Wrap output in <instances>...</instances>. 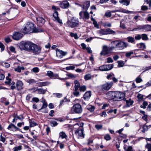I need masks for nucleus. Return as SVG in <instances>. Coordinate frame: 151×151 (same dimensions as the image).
<instances>
[{
    "mask_svg": "<svg viewBox=\"0 0 151 151\" xmlns=\"http://www.w3.org/2000/svg\"><path fill=\"white\" fill-rule=\"evenodd\" d=\"M34 44L29 41L22 42L19 45V48L21 50L31 51Z\"/></svg>",
    "mask_w": 151,
    "mask_h": 151,
    "instance_id": "f257e3e1",
    "label": "nucleus"
},
{
    "mask_svg": "<svg viewBox=\"0 0 151 151\" xmlns=\"http://www.w3.org/2000/svg\"><path fill=\"white\" fill-rule=\"evenodd\" d=\"M113 43L119 50L124 49L129 46L127 42L121 40H116L113 41Z\"/></svg>",
    "mask_w": 151,
    "mask_h": 151,
    "instance_id": "f03ea898",
    "label": "nucleus"
},
{
    "mask_svg": "<svg viewBox=\"0 0 151 151\" xmlns=\"http://www.w3.org/2000/svg\"><path fill=\"white\" fill-rule=\"evenodd\" d=\"M83 125V123H78L75 124L74 126L75 127H77V126L79 127V128L75 132L76 134L79 137H82L83 138L84 134L83 129L82 127Z\"/></svg>",
    "mask_w": 151,
    "mask_h": 151,
    "instance_id": "7ed1b4c3",
    "label": "nucleus"
},
{
    "mask_svg": "<svg viewBox=\"0 0 151 151\" xmlns=\"http://www.w3.org/2000/svg\"><path fill=\"white\" fill-rule=\"evenodd\" d=\"M79 22L78 18L73 17L70 20H68L67 22L68 26L71 28H74L78 27Z\"/></svg>",
    "mask_w": 151,
    "mask_h": 151,
    "instance_id": "20e7f679",
    "label": "nucleus"
},
{
    "mask_svg": "<svg viewBox=\"0 0 151 151\" xmlns=\"http://www.w3.org/2000/svg\"><path fill=\"white\" fill-rule=\"evenodd\" d=\"M34 28L33 24L31 23H28L22 29V32L25 34L28 32H32L33 28Z\"/></svg>",
    "mask_w": 151,
    "mask_h": 151,
    "instance_id": "39448f33",
    "label": "nucleus"
},
{
    "mask_svg": "<svg viewBox=\"0 0 151 151\" xmlns=\"http://www.w3.org/2000/svg\"><path fill=\"white\" fill-rule=\"evenodd\" d=\"M71 110L75 113L78 114L81 113L83 111L81 105L79 104H76L74 105Z\"/></svg>",
    "mask_w": 151,
    "mask_h": 151,
    "instance_id": "423d86ee",
    "label": "nucleus"
},
{
    "mask_svg": "<svg viewBox=\"0 0 151 151\" xmlns=\"http://www.w3.org/2000/svg\"><path fill=\"white\" fill-rule=\"evenodd\" d=\"M125 94L119 91H115L114 100L120 101L123 100L125 98Z\"/></svg>",
    "mask_w": 151,
    "mask_h": 151,
    "instance_id": "0eeeda50",
    "label": "nucleus"
},
{
    "mask_svg": "<svg viewBox=\"0 0 151 151\" xmlns=\"http://www.w3.org/2000/svg\"><path fill=\"white\" fill-rule=\"evenodd\" d=\"M80 16V19H83L87 20L89 18V14L87 11H81L79 13Z\"/></svg>",
    "mask_w": 151,
    "mask_h": 151,
    "instance_id": "6e6552de",
    "label": "nucleus"
},
{
    "mask_svg": "<svg viewBox=\"0 0 151 151\" xmlns=\"http://www.w3.org/2000/svg\"><path fill=\"white\" fill-rule=\"evenodd\" d=\"M113 64L105 65L99 67L100 70L102 71H106L111 69L113 67Z\"/></svg>",
    "mask_w": 151,
    "mask_h": 151,
    "instance_id": "1a4fd4ad",
    "label": "nucleus"
},
{
    "mask_svg": "<svg viewBox=\"0 0 151 151\" xmlns=\"http://www.w3.org/2000/svg\"><path fill=\"white\" fill-rule=\"evenodd\" d=\"M56 55L57 56L60 58H62L63 56H65L67 54L66 52H65L58 49H56Z\"/></svg>",
    "mask_w": 151,
    "mask_h": 151,
    "instance_id": "9d476101",
    "label": "nucleus"
},
{
    "mask_svg": "<svg viewBox=\"0 0 151 151\" xmlns=\"http://www.w3.org/2000/svg\"><path fill=\"white\" fill-rule=\"evenodd\" d=\"M32 47L31 51H32L34 53L37 54L40 53L41 49L40 47L34 44Z\"/></svg>",
    "mask_w": 151,
    "mask_h": 151,
    "instance_id": "9b49d317",
    "label": "nucleus"
},
{
    "mask_svg": "<svg viewBox=\"0 0 151 151\" xmlns=\"http://www.w3.org/2000/svg\"><path fill=\"white\" fill-rule=\"evenodd\" d=\"M113 83L112 82L106 83L101 86V88L103 90H108L112 86Z\"/></svg>",
    "mask_w": 151,
    "mask_h": 151,
    "instance_id": "f8f14e48",
    "label": "nucleus"
},
{
    "mask_svg": "<svg viewBox=\"0 0 151 151\" xmlns=\"http://www.w3.org/2000/svg\"><path fill=\"white\" fill-rule=\"evenodd\" d=\"M110 51L109 49V47L106 45H104L103 46L102 50L101 52V55H106L108 54Z\"/></svg>",
    "mask_w": 151,
    "mask_h": 151,
    "instance_id": "ddd939ff",
    "label": "nucleus"
},
{
    "mask_svg": "<svg viewBox=\"0 0 151 151\" xmlns=\"http://www.w3.org/2000/svg\"><path fill=\"white\" fill-rule=\"evenodd\" d=\"M23 36V35L20 33L15 32L12 36V37L14 40H18L21 38Z\"/></svg>",
    "mask_w": 151,
    "mask_h": 151,
    "instance_id": "4468645a",
    "label": "nucleus"
},
{
    "mask_svg": "<svg viewBox=\"0 0 151 151\" xmlns=\"http://www.w3.org/2000/svg\"><path fill=\"white\" fill-rule=\"evenodd\" d=\"M59 5L60 7L63 9L67 8L69 6V3L67 1H64L60 2Z\"/></svg>",
    "mask_w": 151,
    "mask_h": 151,
    "instance_id": "2eb2a0df",
    "label": "nucleus"
},
{
    "mask_svg": "<svg viewBox=\"0 0 151 151\" xmlns=\"http://www.w3.org/2000/svg\"><path fill=\"white\" fill-rule=\"evenodd\" d=\"M90 5V2L88 1L86 2L84 4L81 5L82 9L83 10L87 11Z\"/></svg>",
    "mask_w": 151,
    "mask_h": 151,
    "instance_id": "dca6fc26",
    "label": "nucleus"
},
{
    "mask_svg": "<svg viewBox=\"0 0 151 151\" xmlns=\"http://www.w3.org/2000/svg\"><path fill=\"white\" fill-rule=\"evenodd\" d=\"M115 91H109L106 94L108 98L114 100Z\"/></svg>",
    "mask_w": 151,
    "mask_h": 151,
    "instance_id": "f3484780",
    "label": "nucleus"
},
{
    "mask_svg": "<svg viewBox=\"0 0 151 151\" xmlns=\"http://www.w3.org/2000/svg\"><path fill=\"white\" fill-rule=\"evenodd\" d=\"M16 87L18 90H20L23 88V83L20 81H18L16 84Z\"/></svg>",
    "mask_w": 151,
    "mask_h": 151,
    "instance_id": "a211bd4d",
    "label": "nucleus"
},
{
    "mask_svg": "<svg viewBox=\"0 0 151 151\" xmlns=\"http://www.w3.org/2000/svg\"><path fill=\"white\" fill-rule=\"evenodd\" d=\"M91 94L90 91H88L86 92L83 96L84 99L85 100H88L90 98Z\"/></svg>",
    "mask_w": 151,
    "mask_h": 151,
    "instance_id": "6ab92c4d",
    "label": "nucleus"
},
{
    "mask_svg": "<svg viewBox=\"0 0 151 151\" xmlns=\"http://www.w3.org/2000/svg\"><path fill=\"white\" fill-rule=\"evenodd\" d=\"M107 35H115L117 33L119 32L118 31H114L109 28L106 29Z\"/></svg>",
    "mask_w": 151,
    "mask_h": 151,
    "instance_id": "aec40b11",
    "label": "nucleus"
},
{
    "mask_svg": "<svg viewBox=\"0 0 151 151\" xmlns=\"http://www.w3.org/2000/svg\"><path fill=\"white\" fill-rule=\"evenodd\" d=\"M53 16L56 20L59 23H62V20L60 19L58 17V12L55 11V12L53 14Z\"/></svg>",
    "mask_w": 151,
    "mask_h": 151,
    "instance_id": "412c9836",
    "label": "nucleus"
},
{
    "mask_svg": "<svg viewBox=\"0 0 151 151\" xmlns=\"http://www.w3.org/2000/svg\"><path fill=\"white\" fill-rule=\"evenodd\" d=\"M32 90H33V91H37L38 93L40 94H44L45 93L46 90L42 88H34L32 89Z\"/></svg>",
    "mask_w": 151,
    "mask_h": 151,
    "instance_id": "4be33fe9",
    "label": "nucleus"
},
{
    "mask_svg": "<svg viewBox=\"0 0 151 151\" xmlns=\"http://www.w3.org/2000/svg\"><path fill=\"white\" fill-rule=\"evenodd\" d=\"M8 129L11 130L15 131L18 130L19 129L13 124H11L8 127Z\"/></svg>",
    "mask_w": 151,
    "mask_h": 151,
    "instance_id": "5701e85b",
    "label": "nucleus"
},
{
    "mask_svg": "<svg viewBox=\"0 0 151 151\" xmlns=\"http://www.w3.org/2000/svg\"><path fill=\"white\" fill-rule=\"evenodd\" d=\"M119 3L122 4L127 6L130 3V0H120Z\"/></svg>",
    "mask_w": 151,
    "mask_h": 151,
    "instance_id": "b1692460",
    "label": "nucleus"
},
{
    "mask_svg": "<svg viewBox=\"0 0 151 151\" xmlns=\"http://www.w3.org/2000/svg\"><path fill=\"white\" fill-rule=\"evenodd\" d=\"M139 29H143L147 31H151V26L150 25H145L142 26L139 28Z\"/></svg>",
    "mask_w": 151,
    "mask_h": 151,
    "instance_id": "393cba45",
    "label": "nucleus"
},
{
    "mask_svg": "<svg viewBox=\"0 0 151 151\" xmlns=\"http://www.w3.org/2000/svg\"><path fill=\"white\" fill-rule=\"evenodd\" d=\"M50 83L48 81L45 82H42L38 83L37 84L38 86L40 87H42L43 86H45L48 85Z\"/></svg>",
    "mask_w": 151,
    "mask_h": 151,
    "instance_id": "a878e982",
    "label": "nucleus"
},
{
    "mask_svg": "<svg viewBox=\"0 0 151 151\" xmlns=\"http://www.w3.org/2000/svg\"><path fill=\"white\" fill-rule=\"evenodd\" d=\"M59 137H61L62 139L65 138L66 140L68 141V140L67 139L68 138L67 136L66 135L65 133L63 132H60L59 134Z\"/></svg>",
    "mask_w": 151,
    "mask_h": 151,
    "instance_id": "bb28decb",
    "label": "nucleus"
},
{
    "mask_svg": "<svg viewBox=\"0 0 151 151\" xmlns=\"http://www.w3.org/2000/svg\"><path fill=\"white\" fill-rule=\"evenodd\" d=\"M74 83L75 84L74 90H78V88H80L81 86L80 84L77 80H75Z\"/></svg>",
    "mask_w": 151,
    "mask_h": 151,
    "instance_id": "cd10ccee",
    "label": "nucleus"
},
{
    "mask_svg": "<svg viewBox=\"0 0 151 151\" xmlns=\"http://www.w3.org/2000/svg\"><path fill=\"white\" fill-rule=\"evenodd\" d=\"M6 79L7 81H5V83L6 84L10 85H14L15 84L14 82L12 81L11 82V79L8 77H6Z\"/></svg>",
    "mask_w": 151,
    "mask_h": 151,
    "instance_id": "c85d7f7f",
    "label": "nucleus"
},
{
    "mask_svg": "<svg viewBox=\"0 0 151 151\" xmlns=\"http://www.w3.org/2000/svg\"><path fill=\"white\" fill-rule=\"evenodd\" d=\"M14 70L18 73H20L22 70H24V68L23 67H21L19 66H17L14 68Z\"/></svg>",
    "mask_w": 151,
    "mask_h": 151,
    "instance_id": "c756f323",
    "label": "nucleus"
},
{
    "mask_svg": "<svg viewBox=\"0 0 151 151\" xmlns=\"http://www.w3.org/2000/svg\"><path fill=\"white\" fill-rule=\"evenodd\" d=\"M37 22L41 24L39 25H42L45 22V20L43 18L41 17H39L37 19Z\"/></svg>",
    "mask_w": 151,
    "mask_h": 151,
    "instance_id": "7c9ffc66",
    "label": "nucleus"
},
{
    "mask_svg": "<svg viewBox=\"0 0 151 151\" xmlns=\"http://www.w3.org/2000/svg\"><path fill=\"white\" fill-rule=\"evenodd\" d=\"M115 12H122L126 13H132V12L129 11L125 9H120V10H115Z\"/></svg>",
    "mask_w": 151,
    "mask_h": 151,
    "instance_id": "2f4dec72",
    "label": "nucleus"
},
{
    "mask_svg": "<svg viewBox=\"0 0 151 151\" xmlns=\"http://www.w3.org/2000/svg\"><path fill=\"white\" fill-rule=\"evenodd\" d=\"M42 32V30L40 28H33L32 32L34 33H37L41 32Z\"/></svg>",
    "mask_w": 151,
    "mask_h": 151,
    "instance_id": "473e14b6",
    "label": "nucleus"
},
{
    "mask_svg": "<svg viewBox=\"0 0 151 151\" xmlns=\"http://www.w3.org/2000/svg\"><path fill=\"white\" fill-rule=\"evenodd\" d=\"M124 148L125 151H133L132 148L131 146H128L127 148L126 146L124 145Z\"/></svg>",
    "mask_w": 151,
    "mask_h": 151,
    "instance_id": "72a5a7b5",
    "label": "nucleus"
},
{
    "mask_svg": "<svg viewBox=\"0 0 151 151\" xmlns=\"http://www.w3.org/2000/svg\"><path fill=\"white\" fill-rule=\"evenodd\" d=\"M128 42L132 43L135 41L134 38L132 37H128L127 38Z\"/></svg>",
    "mask_w": 151,
    "mask_h": 151,
    "instance_id": "f704fd0d",
    "label": "nucleus"
},
{
    "mask_svg": "<svg viewBox=\"0 0 151 151\" xmlns=\"http://www.w3.org/2000/svg\"><path fill=\"white\" fill-rule=\"evenodd\" d=\"M99 34L101 35H107L106 29H101L99 30Z\"/></svg>",
    "mask_w": 151,
    "mask_h": 151,
    "instance_id": "c9c22d12",
    "label": "nucleus"
},
{
    "mask_svg": "<svg viewBox=\"0 0 151 151\" xmlns=\"http://www.w3.org/2000/svg\"><path fill=\"white\" fill-rule=\"evenodd\" d=\"M70 35L72 37H74L75 39H78L79 38L77 34L76 33L71 32L70 33Z\"/></svg>",
    "mask_w": 151,
    "mask_h": 151,
    "instance_id": "e433bc0d",
    "label": "nucleus"
},
{
    "mask_svg": "<svg viewBox=\"0 0 151 151\" xmlns=\"http://www.w3.org/2000/svg\"><path fill=\"white\" fill-rule=\"evenodd\" d=\"M139 47L141 49H144L145 48V45L144 43H141L138 45Z\"/></svg>",
    "mask_w": 151,
    "mask_h": 151,
    "instance_id": "4c0bfd02",
    "label": "nucleus"
},
{
    "mask_svg": "<svg viewBox=\"0 0 151 151\" xmlns=\"http://www.w3.org/2000/svg\"><path fill=\"white\" fill-rule=\"evenodd\" d=\"M145 147L148 149V151H151V142L147 143Z\"/></svg>",
    "mask_w": 151,
    "mask_h": 151,
    "instance_id": "58836bf2",
    "label": "nucleus"
},
{
    "mask_svg": "<svg viewBox=\"0 0 151 151\" xmlns=\"http://www.w3.org/2000/svg\"><path fill=\"white\" fill-rule=\"evenodd\" d=\"M141 38L143 40H148L147 35L146 34H142L141 35Z\"/></svg>",
    "mask_w": 151,
    "mask_h": 151,
    "instance_id": "ea45409f",
    "label": "nucleus"
},
{
    "mask_svg": "<svg viewBox=\"0 0 151 151\" xmlns=\"http://www.w3.org/2000/svg\"><path fill=\"white\" fill-rule=\"evenodd\" d=\"M133 103V102L132 101H131V100H126V103L127 105L129 106L131 105H132Z\"/></svg>",
    "mask_w": 151,
    "mask_h": 151,
    "instance_id": "a19ab883",
    "label": "nucleus"
},
{
    "mask_svg": "<svg viewBox=\"0 0 151 151\" xmlns=\"http://www.w3.org/2000/svg\"><path fill=\"white\" fill-rule=\"evenodd\" d=\"M75 68L74 66H70L67 67L65 68V69L67 70H73Z\"/></svg>",
    "mask_w": 151,
    "mask_h": 151,
    "instance_id": "79ce46f5",
    "label": "nucleus"
},
{
    "mask_svg": "<svg viewBox=\"0 0 151 151\" xmlns=\"http://www.w3.org/2000/svg\"><path fill=\"white\" fill-rule=\"evenodd\" d=\"M136 82L137 83H139L142 81V80L140 76H139L135 79Z\"/></svg>",
    "mask_w": 151,
    "mask_h": 151,
    "instance_id": "37998d69",
    "label": "nucleus"
},
{
    "mask_svg": "<svg viewBox=\"0 0 151 151\" xmlns=\"http://www.w3.org/2000/svg\"><path fill=\"white\" fill-rule=\"evenodd\" d=\"M87 109L90 111L93 112L94 110V107L92 106H90L87 107Z\"/></svg>",
    "mask_w": 151,
    "mask_h": 151,
    "instance_id": "c03bdc74",
    "label": "nucleus"
},
{
    "mask_svg": "<svg viewBox=\"0 0 151 151\" xmlns=\"http://www.w3.org/2000/svg\"><path fill=\"white\" fill-rule=\"evenodd\" d=\"M50 124L51 126L54 127L58 125V123L55 121H52L50 122Z\"/></svg>",
    "mask_w": 151,
    "mask_h": 151,
    "instance_id": "a18cd8bd",
    "label": "nucleus"
},
{
    "mask_svg": "<svg viewBox=\"0 0 151 151\" xmlns=\"http://www.w3.org/2000/svg\"><path fill=\"white\" fill-rule=\"evenodd\" d=\"M53 73L50 71H47V75L50 78H52L53 77Z\"/></svg>",
    "mask_w": 151,
    "mask_h": 151,
    "instance_id": "49530a36",
    "label": "nucleus"
},
{
    "mask_svg": "<svg viewBox=\"0 0 151 151\" xmlns=\"http://www.w3.org/2000/svg\"><path fill=\"white\" fill-rule=\"evenodd\" d=\"M111 15V14L110 11L106 12L105 14V16L107 17H109Z\"/></svg>",
    "mask_w": 151,
    "mask_h": 151,
    "instance_id": "de8ad7c7",
    "label": "nucleus"
},
{
    "mask_svg": "<svg viewBox=\"0 0 151 151\" xmlns=\"http://www.w3.org/2000/svg\"><path fill=\"white\" fill-rule=\"evenodd\" d=\"M86 90V87L84 86H81L79 88V90L81 91H85Z\"/></svg>",
    "mask_w": 151,
    "mask_h": 151,
    "instance_id": "09e8293b",
    "label": "nucleus"
},
{
    "mask_svg": "<svg viewBox=\"0 0 151 151\" xmlns=\"http://www.w3.org/2000/svg\"><path fill=\"white\" fill-rule=\"evenodd\" d=\"M147 103L146 101H144L143 102L142 105H141L140 107L141 108H142L143 109H145L146 108V106H147Z\"/></svg>",
    "mask_w": 151,
    "mask_h": 151,
    "instance_id": "8fccbe9b",
    "label": "nucleus"
},
{
    "mask_svg": "<svg viewBox=\"0 0 151 151\" xmlns=\"http://www.w3.org/2000/svg\"><path fill=\"white\" fill-rule=\"evenodd\" d=\"M32 70L34 73H37L39 72V69L38 67H35L33 68Z\"/></svg>",
    "mask_w": 151,
    "mask_h": 151,
    "instance_id": "3c124183",
    "label": "nucleus"
},
{
    "mask_svg": "<svg viewBox=\"0 0 151 151\" xmlns=\"http://www.w3.org/2000/svg\"><path fill=\"white\" fill-rule=\"evenodd\" d=\"M73 92V94L74 96H78L80 95L79 92L77 90H75Z\"/></svg>",
    "mask_w": 151,
    "mask_h": 151,
    "instance_id": "603ef678",
    "label": "nucleus"
},
{
    "mask_svg": "<svg viewBox=\"0 0 151 151\" xmlns=\"http://www.w3.org/2000/svg\"><path fill=\"white\" fill-rule=\"evenodd\" d=\"M142 131L143 132H145L148 129L147 127L145 125H144L142 127Z\"/></svg>",
    "mask_w": 151,
    "mask_h": 151,
    "instance_id": "864d4df0",
    "label": "nucleus"
},
{
    "mask_svg": "<svg viewBox=\"0 0 151 151\" xmlns=\"http://www.w3.org/2000/svg\"><path fill=\"white\" fill-rule=\"evenodd\" d=\"M111 44H112V46L111 47H109V49L110 51L111 50H113L114 48H117V47H116V46L113 44V42H111Z\"/></svg>",
    "mask_w": 151,
    "mask_h": 151,
    "instance_id": "5fc2aeb1",
    "label": "nucleus"
},
{
    "mask_svg": "<svg viewBox=\"0 0 151 151\" xmlns=\"http://www.w3.org/2000/svg\"><path fill=\"white\" fill-rule=\"evenodd\" d=\"M22 149V146H19L18 147H15L14 148V151H18Z\"/></svg>",
    "mask_w": 151,
    "mask_h": 151,
    "instance_id": "6e6d98bb",
    "label": "nucleus"
},
{
    "mask_svg": "<svg viewBox=\"0 0 151 151\" xmlns=\"http://www.w3.org/2000/svg\"><path fill=\"white\" fill-rule=\"evenodd\" d=\"M2 64L6 68H9L10 66V65L9 63L5 62H3L2 63Z\"/></svg>",
    "mask_w": 151,
    "mask_h": 151,
    "instance_id": "4d7b16f0",
    "label": "nucleus"
},
{
    "mask_svg": "<svg viewBox=\"0 0 151 151\" xmlns=\"http://www.w3.org/2000/svg\"><path fill=\"white\" fill-rule=\"evenodd\" d=\"M91 76L90 74L86 75L84 76V78L86 80H88L91 79Z\"/></svg>",
    "mask_w": 151,
    "mask_h": 151,
    "instance_id": "13d9d810",
    "label": "nucleus"
},
{
    "mask_svg": "<svg viewBox=\"0 0 151 151\" xmlns=\"http://www.w3.org/2000/svg\"><path fill=\"white\" fill-rule=\"evenodd\" d=\"M133 51H130L128 52H127L125 54V56L127 57H129L132 54H133Z\"/></svg>",
    "mask_w": 151,
    "mask_h": 151,
    "instance_id": "bf43d9fd",
    "label": "nucleus"
},
{
    "mask_svg": "<svg viewBox=\"0 0 151 151\" xmlns=\"http://www.w3.org/2000/svg\"><path fill=\"white\" fill-rule=\"evenodd\" d=\"M66 75L69 77L71 78H75L76 77V76L74 75L73 74L71 73L67 74Z\"/></svg>",
    "mask_w": 151,
    "mask_h": 151,
    "instance_id": "052dcab7",
    "label": "nucleus"
},
{
    "mask_svg": "<svg viewBox=\"0 0 151 151\" xmlns=\"http://www.w3.org/2000/svg\"><path fill=\"white\" fill-rule=\"evenodd\" d=\"M104 139L107 141H109L111 139V137L110 135L108 134H107L104 136Z\"/></svg>",
    "mask_w": 151,
    "mask_h": 151,
    "instance_id": "680f3d73",
    "label": "nucleus"
},
{
    "mask_svg": "<svg viewBox=\"0 0 151 151\" xmlns=\"http://www.w3.org/2000/svg\"><path fill=\"white\" fill-rule=\"evenodd\" d=\"M118 67H122L123 66L124 63L122 61H118Z\"/></svg>",
    "mask_w": 151,
    "mask_h": 151,
    "instance_id": "e2e57ef3",
    "label": "nucleus"
},
{
    "mask_svg": "<svg viewBox=\"0 0 151 151\" xmlns=\"http://www.w3.org/2000/svg\"><path fill=\"white\" fill-rule=\"evenodd\" d=\"M102 126L101 125H95V127L98 130L101 129L102 128Z\"/></svg>",
    "mask_w": 151,
    "mask_h": 151,
    "instance_id": "0e129e2a",
    "label": "nucleus"
},
{
    "mask_svg": "<svg viewBox=\"0 0 151 151\" xmlns=\"http://www.w3.org/2000/svg\"><path fill=\"white\" fill-rule=\"evenodd\" d=\"M116 111L117 109H115L114 110L110 109L107 112V113H109L114 112V114H116Z\"/></svg>",
    "mask_w": 151,
    "mask_h": 151,
    "instance_id": "69168bd1",
    "label": "nucleus"
},
{
    "mask_svg": "<svg viewBox=\"0 0 151 151\" xmlns=\"http://www.w3.org/2000/svg\"><path fill=\"white\" fill-rule=\"evenodd\" d=\"M141 38V35H137L135 37V39L136 40H140Z\"/></svg>",
    "mask_w": 151,
    "mask_h": 151,
    "instance_id": "338daca9",
    "label": "nucleus"
},
{
    "mask_svg": "<svg viewBox=\"0 0 151 151\" xmlns=\"http://www.w3.org/2000/svg\"><path fill=\"white\" fill-rule=\"evenodd\" d=\"M137 97L138 99L140 100H142L143 99V96L139 93L138 94Z\"/></svg>",
    "mask_w": 151,
    "mask_h": 151,
    "instance_id": "774afa93",
    "label": "nucleus"
}]
</instances>
